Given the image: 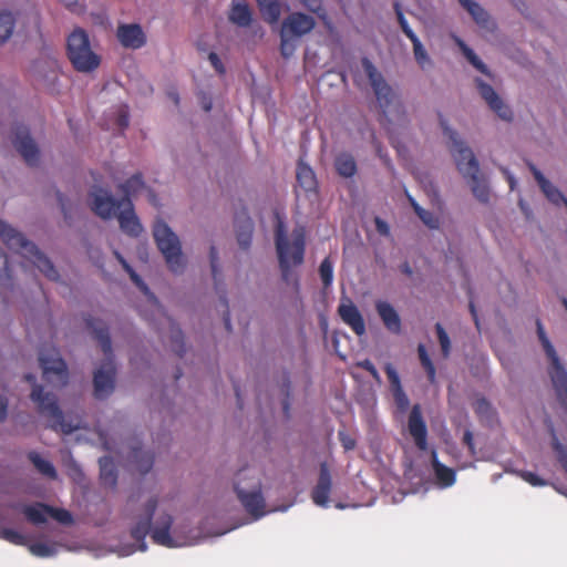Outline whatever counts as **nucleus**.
I'll use <instances>...</instances> for the list:
<instances>
[{
  "instance_id": "obj_1",
  "label": "nucleus",
  "mask_w": 567,
  "mask_h": 567,
  "mask_svg": "<svg viewBox=\"0 0 567 567\" xmlns=\"http://www.w3.org/2000/svg\"><path fill=\"white\" fill-rule=\"evenodd\" d=\"M0 239L7 247L38 268L48 279L58 280L59 272L51 260L38 247L29 241L21 233L0 219ZM12 278V269L7 254L0 249V284L6 285Z\"/></svg>"
},
{
  "instance_id": "obj_2",
  "label": "nucleus",
  "mask_w": 567,
  "mask_h": 567,
  "mask_svg": "<svg viewBox=\"0 0 567 567\" xmlns=\"http://www.w3.org/2000/svg\"><path fill=\"white\" fill-rule=\"evenodd\" d=\"M158 499L156 496L150 497L143 505L141 513L135 517L136 522L131 528V536L140 543V550H146L145 538L150 534L152 540L167 548L183 546L185 543L175 539L171 534L173 517L167 513L161 514L153 524V516L157 508Z\"/></svg>"
},
{
  "instance_id": "obj_3",
  "label": "nucleus",
  "mask_w": 567,
  "mask_h": 567,
  "mask_svg": "<svg viewBox=\"0 0 567 567\" xmlns=\"http://www.w3.org/2000/svg\"><path fill=\"white\" fill-rule=\"evenodd\" d=\"M440 123L444 134L449 136L452 143L451 153L458 172L467 179L475 198L481 203H487L489 200V188L485 177L480 173V165L472 150L458 138L455 131L451 130L446 125V122L442 116H440Z\"/></svg>"
},
{
  "instance_id": "obj_4",
  "label": "nucleus",
  "mask_w": 567,
  "mask_h": 567,
  "mask_svg": "<svg viewBox=\"0 0 567 567\" xmlns=\"http://www.w3.org/2000/svg\"><path fill=\"white\" fill-rule=\"evenodd\" d=\"M92 337L99 342L107 362L94 372L93 384L96 399H104L114 390L115 367L112 362L113 351L107 324L93 316L85 319Z\"/></svg>"
},
{
  "instance_id": "obj_5",
  "label": "nucleus",
  "mask_w": 567,
  "mask_h": 567,
  "mask_svg": "<svg viewBox=\"0 0 567 567\" xmlns=\"http://www.w3.org/2000/svg\"><path fill=\"white\" fill-rule=\"evenodd\" d=\"M275 244L282 280L290 282L293 275L291 267H298L302 265L305 260V228H295L291 233V240H289L284 225L279 223L275 231Z\"/></svg>"
},
{
  "instance_id": "obj_6",
  "label": "nucleus",
  "mask_w": 567,
  "mask_h": 567,
  "mask_svg": "<svg viewBox=\"0 0 567 567\" xmlns=\"http://www.w3.org/2000/svg\"><path fill=\"white\" fill-rule=\"evenodd\" d=\"M361 64L369 79L382 116L390 123L404 122L405 111L393 87L368 58H362Z\"/></svg>"
},
{
  "instance_id": "obj_7",
  "label": "nucleus",
  "mask_w": 567,
  "mask_h": 567,
  "mask_svg": "<svg viewBox=\"0 0 567 567\" xmlns=\"http://www.w3.org/2000/svg\"><path fill=\"white\" fill-rule=\"evenodd\" d=\"M24 380L33 385L30 398L37 404L39 413L48 419L49 427L64 434H70L80 427L79 423L65 421L56 396L44 392L42 385L35 383V375L27 373Z\"/></svg>"
},
{
  "instance_id": "obj_8",
  "label": "nucleus",
  "mask_w": 567,
  "mask_h": 567,
  "mask_svg": "<svg viewBox=\"0 0 567 567\" xmlns=\"http://www.w3.org/2000/svg\"><path fill=\"white\" fill-rule=\"evenodd\" d=\"M66 54L75 71L91 73L101 64V58L93 52L89 34L82 28H75L66 40Z\"/></svg>"
},
{
  "instance_id": "obj_9",
  "label": "nucleus",
  "mask_w": 567,
  "mask_h": 567,
  "mask_svg": "<svg viewBox=\"0 0 567 567\" xmlns=\"http://www.w3.org/2000/svg\"><path fill=\"white\" fill-rule=\"evenodd\" d=\"M154 239L171 271L183 272L185 259L176 234L163 220H157L153 228Z\"/></svg>"
},
{
  "instance_id": "obj_10",
  "label": "nucleus",
  "mask_w": 567,
  "mask_h": 567,
  "mask_svg": "<svg viewBox=\"0 0 567 567\" xmlns=\"http://www.w3.org/2000/svg\"><path fill=\"white\" fill-rule=\"evenodd\" d=\"M536 324L538 339L544 348V351L548 360L550 361V368L548 373L553 386L555 389L557 400L567 412V371L561 364L554 346L547 338L544 327L539 319L536 321Z\"/></svg>"
},
{
  "instance_id": "obj_11",
  "label": "nucleus",
  "mask_w": 567,
  "mask_h": 567,
  "mask_svg": "<svg viewBox=\"0 0 567 567\" xmlns=\"http://www.w3.org/2000/svg\"><path fill=\"white\" fill-rule=\"evenodd\" d=\"M238 482L235 484V492L241 505L255 518H260L265 515V499L261 494V484L257 480L250 487L251 491L247 492L240 486V482L246 477V470H240L237 474Z\"/></svg>"
},
{
  "instance_id": "obj_12",
  "label": "nucleus",
  "mask_w": 567,
  "mask_h": 567,
  "mask_svg": "<svg viewBox=\"0 0 567 567\" xmlns=\"http://www.w3.org/2000/svg\"><path fill=\"white\" fill-rule=\"evenodd\" d=\"M39 362L45 382L54 388L64 386L68 383V368L62 358L40 354Z\"/></svg>"
},
{
  "instance_id": "obj_13",
  "label": "nucleus",
  "mask_w": 567,
  "mask_h": 567,
  "mask_svg": "<svg viewBox=\"0 0 567 567\" xmlns=\"http://www.w3.org/2000/svg\"><path fill=\"white\" fill-rule=\"evenodd\" d=\"M12 143L29 166H35L38 164L39 148L30 136L27 126L17 125L14 127Z\"/></svg>"
},
{
  "instance_id": "obj_14",
  "label": "nucleus",
  "mask_w": 567,
  "mask_h": 567,
  "mask_svg": "<svg viewBox=\"0 0 567 567\" xmlns=\"http://www.w3.org/2000/svg\"><path fill=\"white\" fill-rule=\"evenodd\" d=\"M92 210L102 219H111L115 217L124 207L123 199H115L109 192L99 189L91 194Z\"/></svg>"
},
{
  "instance_id": "obj_15",
  "label": "nucleus",
  "mask_w": 567,
  "mask_h": 567,
  "mask_svg": "<svg viewBox=\"0 0 567 567\" xmlns=\"http://www.w3.org/2000/svg\"><path fill=\"white\" fill-rule=\"evenodd\" d=\"M315 27L316 20L313 17L305 12L296 11L284 19L280 30L284 33L300 39L309 34Z\"/></svg>"
},
{
  "instance_id": "obj_16",
  "label": "nucleus",
  "mask_w": 567,
  "mask_h": 567,
  "mask_svg": "<svg viewBox=\"0 0 567 567\" xmlns=\"http://www.w3.org/2000/svg\"><path fill=\"white\" fill-rule=\"evenodd\" d=\"M408 431L420 451L427 450V426L420 404H414L408 417Z\"/></svg>"
},
{
  "instance_id": "obj_17",
  "label": "nucleus",
  "mask_w": 567,
  "mask_h": 567,
  "mask_svg": "<svg viewBox=\"0 0 567 567\" xmlns=\"http://www.w3.org/2000/svg\"><path fill=\"white\" fill-rule=\"evenodd\" d=\"M476 86L480 92V95L484 99V101L488 104V106L503 120L511 121L513 117L512 110L504 104L503 100L495 92L492 85L485 83L481 79H476Z\"/></svg>"
},
{
  "instance_id": "obj_18",
  "label": "nucleus",
  "mask_w": 567,
  "mask_h": 567,
  "mask_svg": "<svg viewBox=\"0 0 567 567\" xmlns=\"http://www.w3.org/2000/svg\"><path fill=\"white\" fill-rule=\"evenodd\" d=\"M331 488L332 477L330 468L327 463H321L318 482L311 491L312 502L320 507H328Z\"/></svg>"
},
{
  "instance_id": "obj_19",
  "label": "nucleus",
  "mask_w": 567,
  "mask_h": 567,
  "mask_svg": "<svg viewBox=\"0 0 567 567\" xmlns=\"http://www.w3.org/2000/svg\"><path fill=\"white\" fill-rule=\"evenodd\" d=\"M116 37L118 42L127 49H141L146 44V35L137 23H123L117 27Z\"/></svg>"
},
{
  "instance_id": "obj_20",
  "label": "nucleus",
  "mask_w": 567,
  "mask_h": 567,
  "mask_svg": "<svg viewBox=\"0 0 567 567\" xmlns=\"http://www.w3.org/2000/svg\"><path fill=\"white\" fill-rule=\"evenodd\" d=\"M338 315L357 336L361 337L365 333L364 319L351 299L347 298L339 305Z\"/></svg>"
},
{
  "instance_id": "obj_21",
  "label": "nucleus",
  "mask_w": 567,
  "mask_h": 567,
  "mask_svg": "<svg viewBox=\"0 0 567 567\" xmlns=\"http://www.w3.org/2000/svg\"><path fill=\"white\" fill-rule=\"evenodd\" d=\"M115 217L118 220L121 230L126 235L131 237H137L143 231L140 219L134 213L132 200L126 199L124 202V207Z\"/></svg>"
},
{
  "instance_id": "obj_22",
  "label": "nucleus",
  "mask_w": 567,
  "mask_h": 567,
  "mask_svg": "<svg viewBox=\"0 0 567 567\" xmlns=\"http://www.w3.org/2000/svg\"><path fill=\"white\" fill-rule=\"evenodd\" d=\"M375 309L385 328L392 333L401 332V319L396 310L386 301H378Z\"/></svg>"
},
{
  "instance_id": "obj_23",
  "label": "nucleus",
  "mask_w": 567,
  "mask_h": 567,
  "mask_svg": "<svg viewBox=\"0 0 567 567\" xmlns=\"http://www.w3.org/2000/svg\"><path fill=\"white\" fill-rule=\"evenodd\" d=\"M228 19L231 23L241 28H246L249 27L252 22V12L245 1L233 2L228 13Z\"/></svg>"
},
{
  "instance_id": "obj_24",
  "label": "nucleus",
  "mask_w": 567,
  "mask_h": 567,
  "mask_svg": "<svg viewBox=\"0 0 567 567\" xmlns=\"http://www.w3.org/2000/svg\"><path fill=\"white\" fill-rule=\"evenodd\" d=\"M298 186L305 192H315L317 189V178L312 168L299 161L296 169Z\"/></svg>"
},
{
  "instance_id": "obj_25",
  "label": "nucleus",
  "mask_w": 567,
  "mask_h": 567,
  "mask_svg": "<svg viewBox=\"0 0 567 567\" xmlns=\"http://www.w3.org/2000/svg\"><path fill=\"white\" fill-rule=\"evenodd\" d=\"M100 481L105 487L115 488L117 484V472L111 456H103L99 460Z\"/></svg>"
},
{
  "instance_id": "obj_26",
  "label": "nucleus",
  "mask_w": 567,
  "mask_h": 567,
  "mask_svg": "<svg viewBox=\"0 0 567 567\" xmlns=\"http://www.w3.org/2000/svg\"><path fill=\"white\" fill-rule=\"evenodd\" d=\"M334 168L336 172L344 178L353 177L358 171L353 155L348 152H341L336 156Z\"/></svg>"
},
{
  "instance_id": "obj_27",
  "label": "nucleus",
  "mask_w": 567,
  "mask_h": 567,
  "mask_svg": "<svg viewBox=\"0 0 567 567\" xmlns=\"http://www.w3.org/2000/svg\"><path fill=\"white\" fill-rule=\"evenodd\" d=\"M432 466L436 481L442 487H450L455 483V471L442 464L437 460L435 452L432 453Z\"/></svg>"
},
{
  "instance_id": "obj_28",
  "label": "nucleus",
  "mask_w": 567,
  "mask_h": 567,
  "mask_svg": "<svg viewBox=\"0 0 567 567\" xmlns=\"http://www.w3.org/2000/svg\"><path fill=\"white\" fill-rule=\"evenodd\" d=\"M405 194L411 207L417 217L422 220V223L430 229H437L440 227V218L432 212L422 208L408 192H405Z\"/></svg>"
},
{
  "instance_id": "obj_29",
  "label": "nucleus",
  "mask_w": 567,
  "mask_h": 567,
  "mask_svg": "<svg viewBox=\"0 0 567 567\" xmlns=\"http://www.w3.org/2000/svg\"><path fill=\"white\" fill-rule=\"evenodd\" d=\"M145 183L142 174L137 173L131 176L127 181L118 186V189L123 193V202L126 199L132 200L131 197L135 196L138 192L144 189Z\"/></svg>"
},
{
  "instance_id": "obj_30",
  "label": "nucleus",
  "mask_w": 567,
  "mask_h": 567,
  "mask_svg": "<svg viewBox=\"0 0 567 567\" xmlns=\"http://www.w3.org/2000/svg\"><path fill=\"white\" fill-rule=\"evenodd\" d=\"M458 2L466 9L477 24L482 27L487 25L489 22V14L481 4L473 0H458Z\"/></svg>"
},
{
  "instance_id": "obj_31",
  "label": "nucleus",
  "mask_w": 567,
  "mask_h": 567,
  "mask_svg": "<svg viewBox=\"0 0 567 567\" xmlns=\"http://www.w3.org/2000/svg\"><path fill=\"white\" fill-rule=\"evenodd\" d=\"M114 255L116 259L122 265L123 269L130 275V278L132 281L152 300H154L157 303L156 297L150 291L148 287L145 285V282L142 280V278L136 274V271L131 267V265L124 259V257L118 252L114 251Z\"/></svg>"
},
{
  "instance_id": "obj_32",
  "label": "nucleus",
  "mask_w": 567,
  "mask_h": 567,
  "mask_svg": "<svg viewBox=\"0 0 567 567\" xmlns=\"http://www.w3.org/2000/svg\"><path fill=\"white\" fill-rule=\"evenodd\" d=\"M44 507L49 505L43 503H37L35 505H28L23 508V514L27 519L33 524H43L47 522L49 511Z\"/></svg>"
},
{
  "instance_id": "obj_33",
  "label": "nucleus",
  "mask_w": 567,
  "mask_h": 567,
  "mask_svg": "<svg viewBox=\"0 0 567 567\" xmlns=\"http://www.w3.org/2000/svg\"><path fill=\"white\" fill-rule=\"evenodd\" d=\"M132 457L141 474L148 473L154 464V456L150 452H144L140 447H132Z\"/></svg>"
},
{
  "instance_id": "obj_34",
  "label": "nucleus",
  "mask_w": 567,
  "mask_h": 567,
  "mask_svg": "<svg viewBox=\"0 0 567 567\" xmlns=\"http://www.w3.org/2000/svg\"><path fill=\"white\" fill-rule=\"evenodd\" d=\"M29 460L32 462V464L35 466V468L43 475L48 476L49 478H56L58 473L53 466V464L44 458H42L38 453L30 452L29 453Z\"/></svg>"
},
{
  "instance_id": "obj_35",
  "label": "nucleus",
  "mask_w": 567,
  "mask_h": 567,
  "mask_svg": "<svg viewBox=\"0 0 567 567\" xmlns=\"http://www.w3.org/2000/svg\"><path fill=\"white\" fill-rule=\"evenodd\" d=\"M417 354H419L421 365L423 367V369L426 372L429 382L432 384L435 383L436 370H435L434 363L432 362V360L427 353V350L423 343H420L417 346Z\"/></svg>"
},
{
  "instance_id": "obj_36",
  "label": "nucleus",
  "mask_w": 567,
  "mask_h": 567,
  "mask_svg": "<svg viewBox=\"0 0 567 567\" xmlns=\"http://www.w3.org/2000/svg\"><path fill=\"white\" fill-rule=\"evenodd\" d=\"M14 29V18L9 11H0V45L4 43L12 34Z\"/></svg>"
},
{
  "instance_id": "obj_37",
  "label": "nucleus",
  "mask_w": 567,
  "mask_h": 567,
  "mask_svg": "<svg viewBox=\"0 0 567 567\" xmlns=\"http://www.w3.org/2000/svg\"><path fill=\"white\" fill-rule=\"evenodd\" d=\"M262 19L269 24H277L281 16L280 0L271 2L264 8L259 9Z\"/></svg>"
},
{
  "instance_id": "obj_38",
  "label": "nucleus",
  "mask_w": 567,
  "mask_h": 567,
  "mask_svg": "<svg viewBox=\"0 0 567 567\" xmlns=\"http://www.w3.org/2000/svg\"><path fill=\"white\" fill-rule=\"evenodd\" d=\"M550 435H551V447L554 452L556 453L557 460L561 467L564 468L566 475H567V447L560 443L559 439L556 435L555 429L550 427Z\"/></svg>"
},
{
  "instance_id": "obj_39",
  "label": "nucleus",
  "mask_w": 567,
  "mask_h": 567,
  "mask_svg": "<svg viewBox=\"0 0 567 567\" xmlns=\"http://www.w3.org/2000/svg\"><path fill=\"white\" fill-rule=\"evenodd\" d=\"M457 44L460 45L463 54L468 60V62L480 72L489 75L487 66L481 61V59L476 55V53L468 48L462 40H457Z\"/></svg>"
},
{
  "instance_id": "obj_40",
  "label": "nucleus",
  "mask_w": 567,
  "mask_h": 567,
  "mask_svg": "<svg viewBox=\"0 0 567 567\" xmlns=\"http://www.w3.org/2000/svg\"><path fill=\"white\" fill-rule=\"evenodd\" d=\"M279 35H280V48H279L280 54L282 55V58L289 59L290 56L293 55V53L297 49L296 40H298V38H295L292 35L284 33L281 30L279 32Z\"/></svg>"
},
{
  "instance_id": "obj_41",
  "label": "nucleus",
  "mask_w": 567,
  "mask_h": 567,
  "mask_svg": "<svg viewBox=\"0 0 567 567\" xmlns=\"http://www.w3.org/2000/svg\"><path fill=\"white\" fill-rule=\"evenodd\" d=\"M252 235V221L249 217H246L240 226V230L237 234V241L243 249H247L251 243Z\"/></svg>"
},
{
  "instance_id": "obj_42",
  "label": "nucleus",
  "mask_w": 567,
  "mask_h": 567,
  "mask_svg": "<svg viewBox=\"0 0 567 567\" xmlns=\"http://www.w3.org/2000/svg\"><path fill=\"white\" fill-rule=\"evenodd\" d=\"M413 44V53L415 61L420 65L421 69H425L426 66L432 65V60L430 59L426 50L424 49L423 44L421 43L420 39L416 38L411 41Z\"/></svg>"
},
{
  "instance_id": "obj_43",
  "label": "nucleus",
  "mask_w": 567,
  "mask_h": 567,
  "mask_svg": "<svg viewBox=\"0 0 567 567\" xmlns=\"http://www.w3.org/2000/svg\"><path fill=\"white\" fill-rule=\"evenodd\" d=\"M297 1L307 11L316 14L319 19L326 20L327 11L323 6V0H297Z\"/></svg>"
},
{
  "instance_id": "obj_44",
  "label": "nucleus",
  "mask_w": 567,
  "mask_h": 567,
  "mask_svg": "<svg viewBox=\"0 0 567 567\" xmlns=\"http://www.w3.org/2000/svg\"><path fill=\"white\" fill-rule=\"evenodd\" d=\"M319 275L324 288H329L333 281V264L329 257H326L319 267Z\"/></svg>"
},
{
  "instance_id": "obj_45",
  "label": "nucleus",
  "mask_w": 567,
  "mask_h": 567,
  "mask_svg": "<svg viewBox=\"0 0 567 567\" xmlns=\"http://www.w3.org/2000/svg\"><path fill=\"white\" fill-rule=\"evenodd\" d=\"M435 331H436L439 343L441 346L442 355H443V358L446 359V358H449V355L451 353L450 337H449L447 332L445 331V329L443 328V326L439 322L435 324Z\"/></svg>"
},
{
  "instance_id": "obj_46",
  "label": "nucleus",
  "mask_w": 567,
  "mask_h": 567,
  "mask_svg": "<svg viewBox=\"0 0 567 567\" xmlns=\"http://www.w3.org/2000/svg\"><path fill=\"white\" fill-rule=\"evenodd\" d=\"M49 511V516L64 525H71L73 517L71 513L64 508H55L49 505L45 507Z\"/></svg>"
},
{
  "instance_id": "obj_47",
  "label": "nucleus",
  "mask_w": 567,
  "mask_h": 567,
  "mask_svg": "<svg viewBox=\"0 0 567 567\" xmlns=\"http://www.w3.org/2000/svg\"><path fill=\"white\" fill-rule=\"evenodd\" d=\"M171 339H172V343H173V349L176 352V354L178 357H183V354L185 352L183 332L179 328H175L173 323H172Z\"/></svg>"
},
{
  "instance_id": "obj_48",
  "label": "nucleus",
  "mask_w": 567,
  "mask_h": 567,
  "mask_svg": "<svg viewBox=\"0 0 567 567\" xmlns=\"http://www.w3.org/2000/svg\"><path fill=\"white\" fill-rule=\"evenodd\" d=\"M394 10H395V13H396L398 22H399L400 28L403 31V33L410 39V41L416 39L417 35L414 33V31L409 25V23H408L406 19L404 18V14H403L399 3L394 4Z\"/></svg>"
},
{
  "instance_id": "obj_49",
  "label": "nucleus",
  "mask_w": 567,
  "mask_h": 567,
  "mask_svg": "<svg viewBox=\"0 0 567 567\" xmlns=\"http://www.w3.org/2000/svg\"><path fill=\"white\" fill-rule=\"evenodd\" d=\"M0 538L8 540L11 544L14 545H24L25 544V537L20 534L19 532L11 529V528H2L0 529Z\"/></svg>"
},
{
  "instance_id": "obj_50",
  "label": "nucleus",
  "mask_w": 567,
  "mask_h": 567,
  "mask_svg": "<svg viewBox=\"0 0 567 567\" xmlns=\"http://www.w3.org/2000/svg\"><path fill=\"white\" fill-rule=\"evenodd\" d=\"M29 549L34 556L38 557H50L55 553V549L45 543L31 544Z\"/></svg>"
},
{
  "instance_id": "obj_51",
  "label": "nucleus",
  "mask_w": 567,
  "mask_h": 567,
  "mask_svg": "<svg viewBox=\"0 0 567 567\" xmlns=\"http://www.w3.org/2000/svg\"><path fill=\"white\" fill-rule=\"evenodd\" d=\"M384 372H385L386 378L389 380L391 391L402 388L399 373H398V371L395 370V368L391 363H386L384 365Z\"/></svg>"
},
{
  "instance_id": "obj_52",
  "label": "nucleus",
  "mask_w": 567,
  "mask_h": 567,
  "mask_svg": "<svg viewBox=\"0 0 567 567\" xmlns=\"http://www.w3.org/2000/svg\"><path fill=\"white\" fill-rule=\"evenodd\" d=\"M518 475L532 486H545L547 484L544 478L530 471H520Z\"/></svg>"
},
{
  "instance_id": "obj_53",
  "label": "nucleus",
  "mask_w": 567,
  "mask_h": 567,
  "mask_svg": "<svg viewBox=\"0 0 567 567\" xmlns=\"http://www.w3.org/2000/svg\"><path fill=\"white\" fill-rule=\"evenodd\" d=\"M395 401L396 406L401 411H405L410 404L409 398L405 394L403 388L391 391Z\"/></svg>"
},
{
  "instance_id": "obj_54",
  "label": "nucleus",
  "mask_w": 567,
  "mask_h": 567,
  "mask_svg": "<svg viewBox=\"0 0 567 567\" xmlns=\"http://www.w3.org/2000/svg\"><path fill=\"white\" fill-rule=\"evenodd\" d=\"M338 439L346 451H351L357 445L355 439L346 431H339Z\"/></svg>"
},
{
  "instance_id": "obj_55",
  "label": "nucleus",
  "mask_w": 567,
  "mask_h": 567,
  "mask_svg": "<svg viewBox=\"0 0 567 567\" xmlns=\"http://www.w3.org/2000/svg\"><path fill=\"white\" fill-rule=\"evenodd\" d=\"M357 367L368 371L370 375L378 382L381 381L380 374L378 370L375 369L374 364L369 359H364L362 361L357 362Z\"/></svg>"
},
{
  "instance_id": "obj_56",
  "label": "nucleus",
  "mask_w": 567,
  "mask_h": 567,
  "mask_svg": "<svg viewBox=\"0 0 567 567\" xmlns=\"http://www.w3.org/2000/svg\"><path fill=\"white\" fill-rule=\"evenodd\" d=\"M210 268L215 282L217 284L219 268H218V252L215 246L210 247L209 250Z\"/></svg>"
},
{
  "instance_id": "obj_57",
  "label": "nucleus",
  "mask_w": 567,
  "mask_h": 567,
  "mask_svg": "<svg viewBox=\"0 0 567 567\" xmlns=\"http://www.w3.org/2000/svg\"><path fill=\"white\" fill-rule=\"evenodd\" d=\"M474 410H475L476 414L485 415L491 412V404L486 399L481 398L475 401Z\"/></svg>"
},
{
  "instance_id": "obj_58",
  "label": "nucleus",
  "mask_w": 567,
  "mask_h": 567,
  "mask_svg": "<svg viewBox=\"0 0 567 567\" xmlns=\"http://www.w3.org/2000/svg\"><path fill=\"white\" fill-rule=\"evenodd\" d=\"M208 60L210 62V64L213 65V68L219 73V74H225L226 70H225V66L221 62V60L219 59L218 54L215 53V52H210L209 55H208Z\"/></svg>"
},
{
  "instance_id": "obj_59",
  "label": "nucleus",
  "mask_w": 567,
  "mask_h": 567,
  "mask_svg": "<svg viewBox=\"0 0 567 567\" xmlns=\"http://www.w3.org/2000/svg\"><path fill=\"white\" fill-rule=\"evenodd\" d=\"M374 225L377 231L382 236H389L390 235V226L385 220H383L380 217L374 218Z\"/></svg>"
},
{
  "instance_id": "obj_60",
  "label": "nucleus",
  "mask_w": 567,
  "mask_h": 567,
  "mask_svg": "<svg viewBox=\"0 0 567 567\" xmlns=\"http://www.w3.org/2000/svg\"><path fill=\"white\" fill-rule=\"evenodd\" d=\"M220 300L225 307V311H224V315H223V320H224V324H225V328L228 332L231 331V322H230V313H229V310H228V302H227V299L225 297V295L220 296Z\"/></svg>"
},
{
  "instance_id": "obj_61",
  "label": "nucleus",
  "mask_w": 567,
  "mask_h": 567,
  "mask_svg": "<svg viewBox=\"0 0 567 567\" xmlns=\"http://www.w3.org/2000/svg\"><path fill=\"white\" fill-rule=\"evenodd\" d=\"M117 124L121 128H126L130 124V116H128V111L126 107H122L120 111H118V115H117Z\"/></svg>"
},
{
  "instance_id": "obj_62",
  "label": "nucleus",
  "mask_w": 567,
  "mask_h": 567,
  "mask_svg": "<svg viewBox=\"0 0 567 567\" xmlns=\"http://www.w3.org/2000/svg\"><path fill=\"white\" fill-rule=\"evenodd\" d=\"M463 443L468 447L471 454H474V436L470 430H466L463 434Z\"/></svg>"
},
{
  "instance_id": "obj_63",
  "label": "nucleus",
  "mask_w": 567,
  "mask_h": 567,
  "mask_svg": "<svg viewBox=\"0 0 567 567\" xmlns=\"http://www.w3.org/2000/svg\"><path fill=\"white\" fill-rule=\"evenodd\" d=\"M61 4H63L68 10L72 12H80L81 7L79 4V0H59Z\"/></svg>"
},
{
  "instance_id": "obj_64",
  "label": "nucleus",
  "mask_w": 567,
  "mask_h": 567,
  "mask_svg": "<svg viewBox=\"0 0 567 567\" xmlns=\"http://www.w3.org/2000/svg\"><path fill=\"white\" fill-rule=\"evenodd\" d=\"M7 400L2 395H0V422L3 421L7 416Z\"/></svg>"
}]
</instances>
